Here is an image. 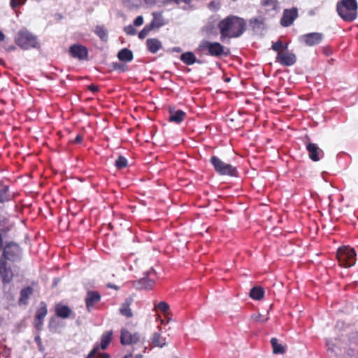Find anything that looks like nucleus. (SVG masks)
<instances>
[{
  "label": "nucleus",
  "mask_w": 358,
  "mask_h": 358,
  "mask_svg": "<svg viewBox=\"0 0 358 358\" xmlns=\"http://www.w3.org/2000/svg\"><path fill=\"white\" fill-rule=\"evenodd\" d=\"M217 28L223 42L227 38L240 37L246 30V22L240 17L229 15L219 22Z\"/></svg>",
  "instance_id": "nucleus-1"
},
{
  "label": "nucleus",
  "mask_w": 358,
  "mask_h": 358,
  "mask_svg": "<svg viewBox=\"0 0 358 358\" xmlns=\"http://www.w3.org/2000/svg\"><path fill=\"white\" fill-rule=\"evenodd\" d=\"M196 52L199 55L210 56L215 58L226 57L230 55V49L225 47L220 42L202 40L197 48Z\"/></svg>",
  "instance_id": "nucleus-2"
},
{
  "label": "nucleus",
  "mask_w": 358,
  "mask_h": 358,
  "mask_svg": "<svg viewBox=\"0 0 358 358\" xmlns=\"http://www.w3.org/2000/svg\"><path fill=\"white\" fill-rule=\"evenodd\" d=\"M357 0H341L336 4L338 15L345 22H352L357 17Z\"/></svg>",
  "instance_id": "nucleus-3"
},
{
  "label": "nucleus",
  "mask_w": 358,
  "mask_h": 358,
  "mask_svg": "<svg viewBox=\"0 0 358 358\" xmlns=\"http://www.w3.org/2000/svg\"><path fill=\"white\" fill-rule=\"evenodd\" d=\"M14 40L15 44L22 50L36 48L39 46L36 36L26 29L18 31Z\"/></svg>",
  "instance_id": "nucleus-4"
},
{
  "label": "nucleus",
  "mask_w": 358,
  "mask_h": 358,
  "mask_svg": "<svg viewBox=\"0 0 358 358\" xmlns=\"http://www.w3.org/2000/svg\"><path fill=\"white\" fill-rule=\"evenodd\" d=\"M356 252L354 248L349 246L340 248L336 253V257L340 266L348 268L356 262Z\"/></svg>",
  "instance_id": "nucleus-5"
},
{
  "label": "nucleus",
  "mask_w": 358,
  "mask_h": 358,
  "mask_svg": "<svg viewBox=\"0 0 358 358\" xmlns=\"http://www.w3.org/2000/svg\"><path fill=\"white\" fill-rule=\"evenodd\" d=\"M210 162L213 166L215 172L219 175L231 177L238 176V171L235 166L224 162L217 156H212Z\"/></svg>",
  "instance_id": "nucleus-6"
},
{
  "label": "nucleus",
  "mask_w": 358,
  "mask_h": 358,
  "mask_svg": "<svg viewBox=\"0 0 358 358\" xmlns=\"http://www.w3.org/2000/svg\"><path fill=\"white\" fill-rule=\"evenodd\" d=\"M157 280L156 273L153 269L148 272L146 276L134 282V287L137 289L149 290L154 287Z\"/></svg>",
  "instance_id": "nucleus-7"
},
{
  "label": "nucleus",
  "mask_w": 358,
  "mask_h": 358,
  "mask_svg": "<svg viewBox=\"0 0 358 358\" xmlns=\"http://www.w3.org/2000/svg\"><path fill=\"white\" fill-rule=\"evenodd\" d=\"M141 335L138 332H131L127 329H122L120 334V343L123 345H132L141 341Z\"/></svg>",
  "instance_id": "nucleus-8"
},
{
  "label": "nucleus",
  "mask_w": 358,
  "mask_h": 358,
  "mask_svg": "<svg viewBox=\"0 0 358 358\" xmlns=\"http://www.w3.org/2000/svg\"><path fill=\"white\" fill-rule=\"evenodd\" d=\"M69 52L73 58L78 59L79 60H87L89 51L88 49L83 45L76 43L69 47Z\"/></svg>",
  "instance_id": "nucleus-9"
},
{
  "label": "nucleus",
  "mask_w": 358,
  "mask_h": 358,
  "mask_svg": "<svg viewBox=\"0 0 358 358\" xmlns=\"http://www.w3.org/2000/svg\"><path fill=\"white\" fill-rule=\"evenodd\" d=\"M276 62L285 66H290L296 62V56L287 49L278 52Z\"/></svg>",
  "instance_id": "nucleus-10"
},
{
  "label": "nucleus",
  "mask_w": 358,
  "mask_h": 358,
  "mask_svg": "<svg viewBox=\"0 0 358 358\" xmlns=\"http://www.w3.org/2000/svg\"><path fill=\"white\" fill-rule=\"evenodd\" d=\"M14 277V274L7 262L1 258L0 259V278L3 285L10 283Z\"/></svg>",
  "instance_id": "nucleus-11"
},
{
  "label": "nucleus",
  "mask_w": 358,
  "mask_h": 358,
  "mask_svg": "<svg viewBox=\"0 0 358 358\" xmlns=\"http://www.w3.org/2000/svg\"><path fill=\"white\" fill-rule=\"evenodd\" d=\"M48 314L47 305L44 301L40 303L39 307L36 310L34 318V327L40 331L42 329L43 324V319Z\"/></svg>",
  "instance_id": "nucleus-12"
},
{
  "label": "nucleus",
  "mask_w": 358,
  "mask_h": 358,
  "mask_svg": "<svg viewBox=\"0 0 358 358\" xmlns=\"http://www.w3.org/2000/svg\"><path fill=\"white\" fill-rule=\"evenodd\" d=\"M20 248L16 244H7L2 252L3 259L15 261L19 255Z\"/></svg>",
  "instance_id": "nucleus-13"
},
{
  "label": "nucleus",
  "mask_w": 358,
  "mask_h": 358,
  "mask_svg": "<svg viewBox=\"0 0 358 358\" xmlns=\"http://www.w3.org/2000/svg\"><path fill=\"white\" fill-rule=\"evenodd\" d=\"M101 296L97 291H88L85 299L86 308L88 312H91L95 305L101 301Z\"/></svg>",
  "instance_id": "nucleus-14"
},
{
  "label": "nucleus",
  "mask_w": 358,
  "mask_h": 358,
  "mask_svg": "<svg viewBox=\"0 0 358 358\" xmlns=\"http://www.w3.org/2000/svg\"><path fill=\"white\" fill-rule=\"evenodd\" d=\"M323 38V34L318 32L308 33L301 36L303 42L307 46H314L320 44L322 42Z\"/></svg>",
  "instance_id": "nucleus-15"
},
{
  "label": "nucleus",
  "mask_w": 358,
  "mask_h": 358,
  "mask_svg": "<svg viewBox=\"0 0 358 358\" xmlns=\"http://www.w3.org/2000/svg\"><path fill=\"white\" fill-rule=\"evenodd\" d=\"M306 150L310 159L313 162H318L324 156V152L316 143H308L306 145Z\"/></svg>",
  "instance_id": "nucleus-16"
},
{
  "label": "nucleus",
  "mask_w": 358,
  "mask_h": 358,
  "mask_svg": "<svg viewBox=\"0 0 358 358\" xmlns=\"http://www.w3.org/2000/svg\"><path fill=\"white\" fill-rule=\"evenodd\" d=\"M298 16L296 8L285 9L280 20L281 25L284 27L290 26Z\"/></svg>",
  "instance_id": "nucleus-17"
},
{
  "label": "nucleus",
  "mask_w": 358,
  "mask_h": 358,
  "mask_svg": "<svg viewBox=\"0 0 358 358\" xmlns=\"http://www.w3.org/2000/svg\"><path fill=\"white\" fill-rule=\"evenodd\" d=\"M153 15V20L152 22L144 27V28L138 33V38L140 39H144L149 33L155 28V27H160L163 26L162 22L156 23L157 21V14L152 13Z\"/></svg>",
  "instance_id": "nucleus-18"
},
{
  "label": "nucleus",
  "mask_w": 358,
  "mask_h": 358,
  "mask_svg": "<svg viewBox=\"0 0 358 358\" xmlns=\"http://www.w3.org/2000/svg\"><path fill=\"white\" fill-rule=\"evenodd\" d=\"M169 113L170 114L169 120L176 124L181 123L186 117V113L182 110H175L174 108H169Z\"/></svg>",
  "instance_id": "nucleus-19"
},
{
  "label": "nucleus",
  "mask_w": 358,
  "mask_h": 358,
  "mask_svg": "<svg viewBox=\"0 0 358 358\" xmlns=\"http://www.w3.org/2000/svg\"><path fill=\"white\" fill-rule=\"evenodd\" d=\"M146 47L150 52L155 54L162 48V44L159 39L156 38H151L147 39Z\"/></svg>",
  "instance_id": "nucleus-20"
},
{
  "label": "nucleus",
  "mask_w": 358,
  "mask_h": 358,
  "mask_svg": "<svg viewBox=\"0 0 358 358\" xmlns=\"http://www.w3.org/2000/svg\"><path fill=\"white\" fill-rule=\"evenodd\" d=\"M133 302V299L131 297L127 298L124 303H122L120 308V313L122 315L127 318H131L133 317V311L130 308V306Z\"/></svg>",
  "instance_id": "nucleus-21"
},
{
  "label": "nucleus",
  "mask_w": 358,
  "mask_h": 358,
  "mask_svg": "<svg viewBox=\"0 0 358 358\" xmlns=\"http://www.w3.org/2000/svg\"><path fill=\"white\" fill-rule=\"evenodd\" d=\"M72 313L71 309L66 305L61 303L56 304L55 306V314L57 317L66 319L69 318Z\"/></svg>",
  "instance_id": "nucleus-22"
},
{
  "label": "nucleus",
  "mask_w": 358,
  "mask_h": 358,
  "mask_svg": "<svg viewBox=\"0 0 358 358\" xmlns=\"http://www.w3.org/2000/svg\"><path fill=\"white\" fill-rule=\"evenodd\" d=\"M261 6L264 8L266 13L275 11L278 9V0H260Z\"/></svg>",
  "instance_id": "nucleus-23"
},
{
  "label": "nucleus",
  "mask_w": 358,
  "mask_h": 358,
  "mask_svg": "<svg viewBox=\"0 0 358 358\" xmlns=\"http://www.w3.org/2000/svg\"><path fill=\"white\" fill-rule=\"evenodd\" d=\"M33 294V289L27 286L20 291V296L18 300L19 305H27L28 303V299L30 296Z\"/></svg>",
  "instance_id": "nucleus-24"
},
{
  "label": "nucleus",
  "mask_w": 358,
  "mask_h": 358,
  "mask_svg": "<svg viewBox=\"0 0 358 358\" xmlns=\"http://www.w3.org/2000/svg\"><path fill=\"white\" fill-rule=\"evenodd\" d=\"M180 60L185 64L186 65H192L194 63L197 62L199 64H201V62L199 60H197L196 58L195 55L192 52H186L182 53L180 55Z\"/></svg>",
  "instance_id": "nucleus-25"
},
{
  "label": "nucleus",
  "mask_w": 358,
  "mask_h": 358,
  "mask_svg": "<svg viewBox=\"0 0 358 358\" xmlns=\"http://www.w3.org/2000/svg\"><path fill=\"white\" fill-rule=\"evenodd\" d=\"M113 336V331H107L104 332L101 338V345H98L99 346V349L105 350L109 345L111 342Z\"/></svg>",
  "instance_id": "nucleus-26"
},
{
  "label": "nucleus",
  "mask_w": 358,
  "mask_h": 358,
  "mask_svg": "<svg viewBox=\"0 0 358 358\" xmlns=\"http://www.w3.org/2000/svg\"><path fill=\"white\" fill-rule=\"evenodd\" d=\"M117 57L120 61L131 62L134 58L133 52L127 48H123L119 51Z\"/></svg>",
  "instance_id": "nucleus-27"
},
{
  "label": "nucleus",
  "mask_w": 358,
  "mask_h": 358,
  "mask_svg": "<svg viewBox=\"0 0 358 358\" xmlns=\"http://www.w3.org/2000/svg\"><path fill=\"white\" fill-rule=\"evenodd\" d=\"M264 290L262 287H254L250 289V296L255 300H260L264 297Z\"/></svg>",
  "instance_id": "nucleus-28"
},
{
  "label": "nucleus",
  "mask_w": 358,
  "mask_h": 358,
  "mask_svg": "<svg viewBox=\"0 0 358 358\" xmlns=\"http://www.w3.org/2000/svg\"><path fill=\"white\" fill-rule=\"evenodd\" d=\"M271 344L274 354H284L285 352V347L278 343V340L276 338L271 339Z\"/></svg>",
  "instance_id": "nucleus-29"
},
{
  "label": "nucleus",
  "mask_w": 358,
  "mask_h": 358,
  "mask_svg": "<svg viewBox=\"0 0 358 358\" xmlns=\"http://www.w3.org/2000/svg\"><path fill=\"white\" fill-rule=\"evenodd\" d=\"M152 343L156 347L162 348L166 345L165 338L159 332H155L152 337Z\"/></svg>",
  "instance_id": "nucleus-30"
},
{
  "label": "nucleus",
  "mask_w": 358,
  "mask_h": 358,
  "mask_svg": "<svg viewBox=\"0 0 358 358\" xmlns=\"http://www.w3.org/2000/svg\"><path fill=\"white\" fill-rule=\"evenodd\" d=\"M10 200L8 187L6 185H0V203H4Z\"/></svg>",
  "instance_id": "nucleus-31"
},
{
  "label": "nucleus",
  "mask_w": 358,
  "mask_h": 358,
  "mask_svg": "<svg viewBox=\"0 0 358 358\" xmlns=\"http://www.w3.org/2000/svg\"><path fill=\"white\" fill-rule=\"evenodd\" d=\"M94 33L99 37V38L106 41L108 39V31L103 26H96Z\"/></svg>",
  "instance_id": "nucleus-32"
},
{
  "label": "nucleus",
  "mask_w": 358,
  "mask_h": 358,
  "mask_svg": "<svg viewBox=\"0 0 358 358\" xmlns=\"http://www.w3.org/2000/svg\"><path fill=\"white\" fill-rule=\"evenodd\" d=\"M250 27L253 29H259L264 24V20L261 17H253L249 21Z\"/></svg>",
  "instance_id": "nucleus-33"
},
{
  "label": "nucleus",
  "mask_w": 358,
  "mask_h": 358,
  "mask_svg": "<svg viewBox=\"0 0 358 358\" xmlns=\"http://www.w3.org/2000/svg\"><path fill=\"white\" fill-rule=\"evenodd\" d=\"M287 44L283 45L282 42L278 40L272 44L271 48L274 51L279 52L281 51L286 50L287 49Z\"/></svg>",
  "instance_id": "nucleus-34"
},
{
  "label": "nucleus",
  "mask_w": 358,
  "mask_h": 358,
  "mask_svg": "<svg viewBox=\"0 0 358 358\" xmlns=\"http://www.w3.org/2000/svg\"><path fill=\"white\" fill-rule=\"evenodd\" d=\"M127 159L123 156H119L115 161V166L117 169H122L127 166Z\"/></svg>",
  "instance_id": "nucleus-35"
},
{
  "label": "nucleus",
  "mask_w": 358,
  "mask_h": 358,
  "mask_svg": "<svg viewBox=\"0 0 358 358\" xmlns=\"http://www.w3.org/2000/svg\"><path fill=\"white\" fill-rule=\"evenodd\" d=\"M155 308L163 313H166L169 310V306L167 303L161 301L156 306Z\"/></svg>",
  "instance_id": "nucleus-36"
},
{
  "label": "nucleus",
  "mask_w": 358,
  "mask_h": 358,
  "mask_svg": "<svg viewBox=\"0 0 358 358\" xmlns=\"http://www.w3.org/2000/svg\"><path fill=\"white\" fill-rule=\"evenodd\" d=\"M25 3V0H10V6L14 10H16L17 8Z\"/></svg>",
  "instance_id": "nucleus-37"
},
{
  "label": "nucleus",
  "mask_w": 358,
  "mask_h": 358,
  "mask_svg": "<svg viewBox=\"0 0 358 358\" xmlns=\"http://www.w3.org/2000/svg\"><path fill=\"white\" fill-rule=\"evenodd\" d=\"M114 70H119L121 72H124L127 70V66L124 64L113 63Z\"/></svg>",
  "instance_id": "nucleus-38"
},
{
  "label": "nucleus",
  "mask_w": 358,
  "mask_h": 358,
  "mask_svg": "<svg viewBox=\"0 0 358 358\" xmlns=\"http://www.w3.org/2000/svg\"><path fill=\"white\" fill-rule=\"evenodd\" d=\"M124 30L127 35L133 36L135 35L136 33L135 28L132 25H128L125 27Z\"/></svg>",
  "instance_id": "nucleus-39"
},
{
  "label": "nucleus",
  "mask_w": 358,
  "mask_h": 358,
  "mask_svg": "<svg viewBox=\"0 0 358 358\" xmlns=\"http://www.w3.org/2000/svg\"><path fill=\"white\" fill-rule=\"evenodd\" d=\"M192 0H167L169 3H173L176 5H180L181 3H185L186 5H189L191 3Z\"/></svg>",
  "instance_id": "nucleus-40"
},
{
  "label": "nucleus",
  "mask_w": 358,
  "mask_h": 358,
  "mask_svg": "<svg viewBox=\"0 0 358 358\" xmlns=\"http://www.w3.org/2000/svg\"><path fill=\"white\" fill-rule=\"evenodd\" d=\"M99 346L97 345H96L94 348L90 352V353L88 354V355L87 356L86 358H94L96 353H97V351H99Z\"/></svg>",
  "instance_id": "nucleus-41"
},
{
  "label": "nucleus",
  "mask_w": 358,
  "mask_h": 358,
  "mask_svg": "<svg viewBox=\"0 0 358 358\" xmlns=\"http://www.w3.org/2000/svg\"><path fill=\"white\" fill-rule=\"evenodd\" d=\"M143 24V17L141 15L138 16L134 21V25L138 27Z\"/></svg>",
  "instance_id": "nucleus-42"
},
{
  "label": "nucleus",
  "mask_w": 358,
  "mask_h": 358,
  "mask_svg": "<svg viewBox=\"0 0 358 358\" xmlns=\"http://www.w3.org/2000/svg\"><path fill=\"white\" fill-rule=\"evenodd\" d=\"M83 137L82 135L78 134L73 140H71L69 142L71 143L79 144L83 141Z\"/></svg>",
  "instance_id": "nucleus-43"
},
{
  "label": "nucleus",
  "mask_w": 358,
  "mask_h": 358,
  "mask_svg": "<svg viewBox=\"0 0 358 358\" xmlns=\"http://www.w3.org/2000/svg\"><path fill=\"white\" fill-rule=\"evenodd\" d=\"M88 89L89 90H90L91 92H94V93H96L99 91V87L96 86V85H90L88 86Z\"/></svg>",
  "instance_id": "nucleus-44"
},
{
  "label": "nucleus",
  "mask_w": 358,
  "mask_h": 358,
  "mask_svg": "<svg viewBox=\"0 0 358 358\" xmlns=\"http://www.w3.org/2000/svg\"><path fill=\"white\" fill-rule=\"evenodd\" d=\"M96 356L99 357V358H110V355L106 352L101 353L97 352Z\"/></svg>",
  "instance_id": "nucleus-45"
},
{
  "label": "nucleus",
  "mask_w": 358,
  "mask_h": 358,
  "mask_svg": "<svg viewBox=\"0 0 358 358\" xmlns=\"http://www.w3.org/2000/svg\"><path fill=\"white\" fill-rule=\"evenodd\" d=\"M322 51L326 55H329L331 53V50L327 47L322 48Z\"/></svg>",
  "instance_id": "nucleus-46"
},
{
  "label": "nucleus",
  "mask_w": 358,
  "mask_h": 358,
  "mask_svg": "<svg viewBox=\"0 0 358 358\" xmlns=\"http://www.w3.org/2000/svg\"><path fill=\"white\" fill-rule=\"evenodd\" d=\"M157 15V21H156V23H159V22H162L163 23V25L164 24V22H163V20L162 19L161 17V14L159 13H155Z\"/></svg>",
  "instance_id": "nucleus-47"
},
{
  "label": "nucleus",
  "mask_w": 358,
  "mask_h": 358,
  "mask_svg": "<svg viewBox=\"0 0 358 358\" xmlns=\"http://www.w3.org/2000/svg\"><path fill=\"white\" fill-rule=\"evenodd\" d=\"M55 322V319L52 317L49 322V328L51 329L54 327L53 324Z\"/></svg>",
  "instance_id": "nucleus-48"
},
{
  "label": "nucleus",
  "mask_w": 358,
  "mask_h": 358,
  "mask_svg": "<svg viewBox=\"0 0 358 358\" xmlns=\"http://www.w3.org/2000/svg\"><path fill=\"white\" fill-rule=\"evenodd\" d=\"M16 49V47L15 45H10L8 48H6V50L8 52L13 51Z\"/></svg>",
  "instance_id": "nucleus-49"
},
{
  "label": "nucleus",
  "mask_w": 358,
  "mask_h": 358,
  "mask_svg": "<svg viewBox=\"0 0 358 358\" xmlns=\"http://www.w3.org/2000/svg\"><path fill=\"white\" fill-rule=\"evenodd\" d=\"M5 37V34L0 30V42L4 41Z\"/></svg>",
  "instance_id": "nucleus-50"
},
{
  "label": "nucleus",
  "mask_w": 358,
  "mask_h": 358,
  "mask_svg": "<svg viewBox=\"0 0 358 358\" xmlns=\"http://www.w3.org/2000/svg\"><path fill=\"white\" fill-rule=\"evenodd\" d=\"M107 287H110V288H113V289H116V290L118 289V287L117 285H112V284H108Z\"/></svg>",
  "instance_id": "nucleus-51"
},
{
  "label": "nucleus",
  "mask_w": 358,
  "mask_h": 358,
  "mask_svg": "<svg viewBox=\"0 0 358 358\" xmlns=\"http://www.w3.org/2000/svg\"><path fill=\"white\" fill-rule=\"evenodd\" d=\"M131 354H129V355L124 356L122 358H131Z\"/></svg>",
  "instance_id": "nucleus-52"
},
{
  "label": "nucleus",
  "mask_w": 358,
  "mask_h": 358,
  "mask_svg": "<svg viewBox=\"0 0 358 358\" xmlns=\"http://www.w3.org/2000/svg\"><path fill=\"white\" fill-rule=\"evenodd\" d=\"M134 358H143V356L141 355H136Z\"/></svg>",
  "instance_id": "nucleus-53"
},
{
  "label": "nucleus",
  "mask_w": 358,
  "mask_h": 358,
  "mask_svg": "<svg viewBox=\"0 0 358 358\" xmlns=\"http://www.w3.org/2000/svg\"><path fill=\"white\" fill-rule=\"evenodd\" d=\"M41 339H40L39 336H37V337L35 338V341H39Z\"/></svg>",
  "instance_id": "nucleus-54"
},
{
  "label": "nucleus",
  "mask_w": 358,
  "mask_h": 358,
  "mask_svg": "<svg viewBox=\"0 0 358 358\" xmlns=\"http://www.w3.org/2000/svg\"><path fill=\"white\" fill-rule=\"evenodd\" d=\"M3 319L0 317V325L1 324Z\"/></svg>",
  "instance_id": "nucleus-55"
},
{
  "label": "nucleus",
  "mask_w": 358,
  "mask_h": 358,
  "mask_svg": "<svg viewBox=\"0 0 358 358\" xmlns=\"http://www.w3.org/2000/svg\"><path fill=\"white\" fill-rule=\"evenodd\" d=\"M176 51H179L180 50V48H178V49H176Z\"/></svg>",
  "instance_id": "nucleus-56"
},
{
  "label": "nucleus",
  "mask_w": 358,
  "mask_h": 358,
  "mask_svg": "<svg viewBox=\"0 0 358 358\" xmlns=\"http://www.w3.org/2000/svg\"><path fill=\"white\" fill-rule=\"evenodd\" d=\"M357 309H358V306H357Z\"/></svg>",
  "instance_id": "nucleus-57"
}]
</instances>
